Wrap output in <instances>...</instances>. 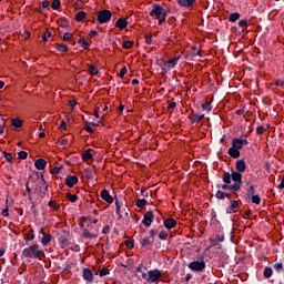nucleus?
<instances>
[{"instance_id": "9b49d317", "label": "nucleus", "mask_w": 284, "mask_h": 284, "mask_svg": "<svg viewBox=\"0 0 284 284\" xmlns=\"http://www.w3.org/2000/svg\"><path fill=\"white\" fill-rule=\"evenodd\" d=\"M235 170H236V171H233L232 173H240V174H242V173L245 172V170H246V163H245V160H244V159L239 160V161L235 162Z\"/></svg>"}, {"instance_id": "a19ab883", "label": "nucleus", "mask_w": 284, "mask_h": 284, "mask_svg": "<svg viewBox=\"0 0 284 284\" xmlns=\"http://www.w3.org/2000/svg\"><path fill=\"white\" fill-rule=\"evenodd\" d=\"M202 109H203V111L212 112L213 106L209 102H203L202 103Z\"/></svg>"}, {"instance_id": "5fc2aeb1", "label": "nucleus", "mask_w": 284, "mask_h": 284, "mask_svg": "<svg viewBox=\"0 0 284 284\" xmlns=\"http://www.w3.org/2000/svg\"><path fill=\"white\" fill-rule=\"evenodd\" d=\"M236 140H239V143L244 145V146H247L250 144L247 139L236 138Z\"/></svg>"}, {"instance_id": "37998d69", "label": "nucleus", "mask_w": 284, "mask_h": 284, "mask_svg": "<svg viewBox=\"0 0 284 284\" xmlns=\"http://www.w3.org/2000/svg\"><path fill=\"white\" fill-rule=\"evenodd\" d=\"M84 131H87L90 134L94 133V130L91 128V123L90 122H84Z\"/></svg>"}, {"instance_id": "69168bd1", "label": "nucleus", "mask_w": 284, "mask_h": 284, "mask_svg": "<svg viewBox=\"0 0 284 284\" xmlns=\"http://www.w3.org/2000/svg\"><path fill=\"white\" fill-rule=\"evenodd\" d=\"M125 246H128L129 248H134V242L133 241H130V240H128V241H125Z\"/></svg>"}, {"instance_id": "39448f33", "label": "nucleus", "mask_w": 284, "mask_h": 284, "mask_svg": "<svg viewBox=\"0 0 284 284\" xmlns=\"http://www.w3.org/2000/svg\"><path fill=\"white\" fill-rule=\"evenodd\" d=\"M150 17H155V19L168 18V12L160 4H153L152 11H150Z\"/></svg>"}, {"instance_id": "a878e982", "label": "nucleus", "mask_w": 284, "mask_h": 284, "mask_svg": "<svg viewBox=\"0 0 284 284\" xmlns=\"http://www.w3.org/2000/svg\"><path fill=\"white\" fill-rule=\"evenodd\" d=\"M58 241L60 242V245L62 246V248L68 247L70 245V241L69 239H67L65 235H60L58 237Z\"/></svg>"}, {"instance_id": "e2e57ef3", "label": "nucleus", "mask_w": 284, "mask_h": 284, "mask_svg": "<svg viewBox=\"0 0 284 284\" xmlns=\"http://www.w3.org/2000/svg\"><path fill=\"white\" fill-rule=\"evenodd\" d=\"M264 132V126L263 125H258V128H256V135H262Z\"/></svg>"}, {"instance_id": "f03ea898", "label": "nucleus", "mask_w": 284, "mask_h": 284, "mask_svg": "<svg viewBox=\"0 0 284 284\" xmlns=\"http://www.w3.org/2000/svg\"><path fill=\"white\" fill-rule=\"evenodd\" d=\"M44 255V251L40 247L38 244H31L27 246L24 250H22V257H26L27 260H40Z\"/></svg>"}, {"instance_id": "c85d7f7f", "label": "nucleus", "mask_w": 284, "mask_h": 284, "mask_svg": "<svg viewBox=\"0 0 284 284\" xmlns=\"http://www.w3.org/2000/svg\"><path fill=\"white\" fill-rule=\"evenodd\" d=\"M140 245L142 247H148L150 245H153V241H151V237H145V239L140 240Z\"/></svg>"}, {"instance_id": "4468645a", "label": "nucleus", "mask_w": 284, "mask_h": 284, "mask_svg": "<svg viewBox=\"0 0 284 284\" xmlns=\"http://www.w3.org/2000/svg\"><path fill=\"white\" fill-rule=\"evenodd\" d=\"M78 182H79V179H78L77 175H68V176L65 178V185H67L68 187H73V186H75V185L78 184Z\"/></svg>"}, {"instance_id": "0eeeda50", "label": "nucleus", "mask_w": 284, "mask_h": 284, "mask_svg": "<svg viewBox=\"0 0 284 284\" xmlns=\"http://www.w3.org/2000/svg\"><path fill=\"white\" fill-rule=\"evenodd\" d=\"M242 205V201H230V206L226 207V214L227 215H233L236 214L239 211V207Z\"/></svg>"}, {"instance_id": "bb28decb", "label": "nucleus", "mask_w": 284, "mask_h": 284, "mask_svg": "<svg viewBox=\"0 0 284 284\" xmlns=\"http://www.w3.org/2000/svg\"><path fill=\"white\" fill-rule=\"evenodd\" d=\"M243 144L239 142V139L235 138L232 140V146L230 148L231 150H242L243 149Z\"/></svg>"}, {"instance_id": "72a5a7b5", "label": "nucleus", "mask_w": 284, "mask_h": 284, "mask_svg": "<svg viewBox=\"0 0 284 284\" xmlns=\"http://www.w3.org/2000/svg\"><path fill=\"white\" fill-rule=\"evenodd\" d=\"M55 50H58L59 52L65 53V52H69V47L62 43L60 44L58 43L55 44Z\"/></svg>"}, {"instance_id": "864d4df0", "label": "nucleus", "mask_w": 284, "mask_h": 284, "mask_svg": "<svg viewBox=\"0 0 284 284\" xmlns=\"http://www.w3.org/2000/svg\"><path fill=\"white\" fill-rule=\"evenodd\" d=\"M52 37V32L47 30V33L42 34V41L48 42V38Z\"/></svg>"}, {"instance_id": "473e14b6", "label": "nucleus", "mask_w": 284, "mask_h": 284, "mask_svg": "<svg viewBox=\"0 0 284 284\" xmlns=\"http://www.w3.org/2000/svg\"><path fill=\"white\" fill-rule=\"evenodd\" d=\"M146 204H148V201L145 199H140V200H136L135 202L136 207L141 210H143L144 206H146Z\"/></svg>"}, {"instance_id": "603ef678", "label": "nucleus", "mask_w": 284, "mask_h": 284, "mask_svg": "<svg viewBox=\"0 0 284 284\" xmlns=\"http://www.w3.org/2000/svg\"><path fill=\"white\" fill-rule=\"evenodd\" d=\"M2 156H4L6 161H8L9 163L12 162V154L11 153L2 152Z\"/></svg>"}, {"instance_id": "8fccbe9b", "label": "nucleus", "mask_w": 284, "mask_h": 284, "mask_svg": "<svg viewBox=\"0 0 284 284\" xmlns=\"http://www.w3.org/2000/svg\"><path fill=\"white\" fill-rule=\"evenodd\" d=\"M84 173H85L88 180L93 179V171H91L90 169H84Z\"/></svg>"}, {"instance_id": "a211bd4d", "label": "nucleus", "mask_w": 284, "mask_h": 284, "mask_svg": "<svg viewBox=\"0 0 284 284\" xmlns=\"http://www.w3.org/2000/svg\"><path fill=\"white\" fill-rule=\"evenodd\" d=\"M178 222L175 219H165L164 220V227L168 230H172L176 226Z\"/></svg>"}, {"instance_id": "c756f323", "label": "nucleus", "mask_w": 284, "mask_h": 284, "mask_svg": "<svg viewBox=\"0 0 284 284\" xmlns=\"http://www.w3.org/2000/svg\"><path fill=\"white\" fill-rule=\"evenodd\" d=\"M251 196H255V186L254 185H248V189H246V199H250Z\"/></svg>"}, {"instance_id": "f704fd0d", "label": "nucleus", "mask_w": 284, "mask_h": 284, "mask_svg": "<svg viewBox=\"0 0 284 284\" xmlns=\"http://www.w3.org/2000/svg\"><path fill=\"white\" fill-rule=\"evenodd\" d=\"M88 73H90L92 77H94V75L99 74V70H98V68H95V65L91 64L88 67Z\"/></svg>"}, {"instance_id": "7c9ffc66", "label": "nucleus", "mask_w": 284, "mask_h": 284, "mask_svg": "<svg viewBox=\"0 0 284 284\" xmlns=\"http://www.w3.org/2000/svg\"><path fill=\"white\" fill-rule=\"evenodd\" d=\"M33 239H36V234H33V230H30L24 236L26 245H28L29 242L33 241Z\"/></svg>"}, {"instance_id": "de8ad7c7", "label": "nucleus", "mask_w": 284, "mask_h": 284, "mask_svg": "<svg viewBox=\"0 0 284 284\" xmlns=\"http://www.w3.org/2000/svg\"><path fill=\"white\" fill-rule=\"evenodd\" d=\"M18 159L24 161L26 159H28V152L20 151V153H18Z\"/></svg>"}, {"instance_id": "f8f14e48", "label": "nucleus", "mask_w": 284, "mask_h": 284, "mask_svg": "<svg viewBox=\"0 0 284 284\" xmlns=\"http://www.w3.org/2000/svg\"><path fill=\"white\" fill-rule=\"evenodd\" d=\"M100 197H102V200L109 204L114 203V199L110 195V191L106 189L100 191Z\"/></svg>"}, {"instance_id": "ddd939ff", "label": "nucleus", "mask_w": 284, "mask_h": 284, "mask_svg": "<svg viewBox=\"0 0 284 284\" xmlns=\"http://www.w3.org/2000/svg\"><path fill=\"white\" fill-rule=\"evenodd\" d=\"M179 60L180 57H176L172 60L166 61L165 64L162 67V71H169L170 69L175 68Z\"/></svg>"}, {"instance_id": "49530a36", "label": "nucleus", "mask_w": 284, "mask_h": 284, "mask_svg": "<svg viewBox=\"0 0 284 284\" xmlns=\"http://www.w3.org/2000/svg\"><path fill=\"white\" fill-rule=\"evenodd\" d=\"M106 275H110V270L109 268L100 270V273H99L100 277H105Z\"/></svg>"}, {"instance_id": "6e6d98bb", "label": "nucleus", "mask_w": 284, "mask_h": 284, "mask_svg": "<svg viewBox=\"0 0 284 284\" xmlns=\"http://www.w3.org/2000/svg\"><path fill=\"white\" fill-rule=\"evenodd\" d=\"M73 39V34L67 32L63 34V41H71Z\"/></svg>"}, {"instance_id": "6e6552de", "label": "nucleus", "mask_w": 284, "mask_h": 284, "mask_svg": "<svg viewBox=\"0 0 284 284\" xmlns=\"http://www.w3.org/2000/svg\"><path fill=\"white\" fill-rule=\"evenodd\" d=\"M155 219L154 214L152 211H148L144 213L143 217H142V224L145 227H151V224L153 223V220Z\"/></svg>"}, {"instance_id": "9d476101", "label": "nucleus", "mask_w": 284, "mask_h": 284, "mask_svg": "<svg viewBox=\"0 0 284 284\" xmlns=\"http://www.w3.org/2000/svg\"><path fill=\"white\" fill-rule=\"evenodd\" d=\"M41 179H42V182L39 189V196L44 199L45 194H48L49 186H48V182L44 180V175L41 174Z\"/></svg>"}, {"instance_id": "1a4fd4ad", "label": "nucleus", "mask_w": 284, "mask_h": 284, "mask_svg": "<svg viewBox=\"0 0 284 284\" xmlns=\"http://www.w3.org/2000/svg\"><path fill=\"white\" fill-rule=\"evenodd\" d=\"M80 230H82V239H89V240L98 239V234L90 233V231H88V229L83 223H80Z\"/></svg>"}, {"instance_id": "79ce46f5", "label": "nucleus", "mask_w": 284, "mask_h": 284, "mask_svg": "<svg viewBox=\"0 0 284 284\" xmlns=\"http://www.w3.org/2000/svg\"><path fill=\"white\" fill-rule=\"evenodd\" d=\"M67 199H68V201H70L71 203H77L78 200H79L78 195H72V194H70V193H67Z\"/></svg>"}, {"instance_id": "5701e85b", "label": "nucleus", "mask_w": 284, "mask_h": 284, "mask_svg": "<svg viewBox=\"0 0 284 284\" xmlns=\"http://www.w3.org/2000/svg\"><path fill=\"white\" fill-rule=\"evenodd\" d=\"M115 27L119 28L120 30L126 29L128 27L126 19L120 18L119 20H116Z\"/></svg>"}, {"instance_id": "c9c22d12", "label": "nucleus", "mask_w": 284, "mask_h": 284, "mask_svg": "<svg viewBox=\"0 0 284 284\" xmlns=\"http://www.w3.org/2000/svg\"><path fill=\"white\" fill-rule=\"evenodd\" d=\"M12 126L19 129V128L23 126V121H21L18 118H14V119H12Z\"/></svg>"}, {"instance_id": "a18cd8bd", "label": "nucleus", "mask_w": 284, "mask_h": 284, "mask_svg": "<svg viewBox=\"0 0 284 284\" xmlns=\"http://www.w3.org/2000/svg\"><path fill=\"white\" fill-rule=\"evenodd\" d=\"M133 45H134V42L125 41V42L122 44V48H123L124 50H130Z\"/></svg>"}, {"instance_id": "4c0bfd02", "label": "nucleus", "mask_w": 284, "mask_h": 284, "mask_svg": "<svg viewBox=\"0 0 284 284\" xmlns=\"http://www.w3.org/2000/svg\"><path fill=\"white\" fill-rule=\"evenodd\" d=\"M246 200H251L252 203L255 205H260V203L262 202L258 195H251V197H246Z\"/></svg>"}, {"instance_id": "f3484780", "label": "nucleus", "mask_w": 284, "mask_h": 284, "mask_svg": "<svg viewBox=\"0 0 284 284\" xmlns=\"http://www.w3.org/2000/svg\"><path fill=\"white\" fill-rule=\"evenodd\" d=\"M47 166H48L47 160L37 159V161H34V168H37V170L39 171L45 170Z\"/></svg>"}, {"instance_id": "3c124183", "label": "nucleus", "mask_w": 284, "mask_h": 284, "mask_svg": "<svg viewBox=\"0 0 284 284\" xmlns=\"http://www.w3.org/2000/svg\"><path fill=\"white\" fill-rule=\"evenodd\" d=\"M145 44H152V33H145Z\"/></svg>"}, {"instance_id": "bf43d9fd", "label": "nucleus", "mask_w": 284, "mask_h": 284, "mask_svg": "<svg viewBox=\"0 0 284 284\" xmlns=\"http://www.w3.org/2000/svg\"><path fill=\"white\" fill-rule=\"evenodd\" d=\"M191 55L199 57V50L196 47L191 48Z\"/></svg>"}, {"instance_id": "20e7f679", "label": "nucleus", "mask_w": 284, "mask_h": 284, "mask_svg": "<svg viewBox=\"0 0 284 284\" xmlns=\"http://www.w3.org/2000/svg\"><path fill=\"white\" fill-rule=\"evenodd\" d=\"M112 12L110 10H102L97 12V22L100 24H105L111 21Z\"/></svg>"}, {"instance_id": "393cba45", "label": "nucleus", "mask_w": 284, "mask_h": 284, "mask_svg": "<svg viewBox=\"0 0 284 284\" xmlns=\"http://www.w3.org/2000/svg\"><path fill=\"white\" fill-rule=\"evenodd\" d=\"M272 275H274V270H272L271 266L264 267V271H263L264 278L270 280Z\"/></svg>"}, {"instance_id": "09e8293b", "label": "nucleus", "mask_w": 284, "mask_h": 284, "mask_svg": "<svg viewBox=\"0 0 284 284\" xmlns=\"http://www.w3.org/2000/svg\"><path fill=\"white\" fill-rule=\"evenodd\" d=\"M49 207L53 209L54 211L60 209L59 204H57L54 201H49Z\"/></svg>"}, {"instance_id": "c03bdc74", "label": "nucleus", "mask_w": 284, "mask_h": 284, "mask_svg": "<svg viewBox=\"0 0 284 284\" xmlns=\"http://www.w3.org/2000/svg\"><path fill=\"white\" fill-rule=\"evenodd\" d=\"M61 7V1L60 0H54L51 2V9L58 10Z\"/></svg>"}, {"instance_id": "ea45409f", "label": "nucleus", "mask_w": 284, "mask_h": 284, "mask_svg": "<svg viewBox=\"0 0 284 284\" xmlns=\"http://www.w3.org/2000/svg\"><path fill=\"white\" fill-rule=\"evenodd\" d=\"M121 209L122 206L120 205V202L115 201V214L119 215V219H122Z\"/></svg>"}, {"instance_id": "6ab92c4d", "label": "nucleus", "mask_w": 284, "mask_h": 284, "mask_svg": "<svg viewBox=\"0 0 284 284\" xmlns=\"http://www.w3.org/2000/svg\"><path fill=\"white\" fill-rule=\"evenodd\" d=\"M91 152H93V150H91V149L84 150V152L82 153V161L83 162L87 163L88 161L93 160V154H91Z\"/></svg>"}, {"instance_id": "774afa93", "label": "nucleus", "mask_w": 284, "mask_h": 284, "mask_svg": "<svg viewBox=\"0 0 284 284\" xmlns=\"http://www.w3.org/2000/svg\"><path fill=\"white\" fill-rule=\"evenodd\" d=\"M110 230H111L110 225H104V227H103V230H102V233H103L104 235H106V234L110 233Z\"/></svg>"}, {"instance_id": "423d86ee", "label": "nucleus", "mask_w": 284, "mask_h": 284, "mask_svg": "<svg viewBox=\"0 0 284 284\" xmlns=\"http://www.w3.org/2000/svg\"><path fill=\"white\" fill-rule=\"evenodd\" d=\"M189 268L193 272H203L206 268L205 261H193L189 264Z\"/></svg>"}, {"instance_id": "0e129e2a", "label": "nucleus", "mask_w": 284, "mask_h": 284, "mask_svg": "<svg viewBox=\"0 0 284 284\" xmlns=\"http://www.w3.org/2000/svg\"><path fill=\"white\" fill-rule=\"evenodd\" d=\"M215 197L217 200H223V191L219 190L217 192H215Z\"/></svg>"}, {"instance_id": "f257e3e1", "label": "nucleus", "mask_w": 284, "mask_h": 284, "mask_svg": "<svg viewBox=\"0 0 284 284\" xmlns=\"http://www.w3.org/2000/svg\"><path fill=\"white\" fill-rule=\"evenodd\" d=\"M243 174L239 172H224L222 176L223 185H217L222 191H231L235 197H239L237 191H241L243 184Z\"/></svg>"}, {"instance_id": "4be33fe9", "label": "nucleus", "mask_w": 284, "mask_h": 284, "mask_svg": "<svg viewBox=\"0 0 284 284\" xmlns=\"http://www.w3.org/2000/svg\"><path fill=\"white\" fill-rule=\"evenodd\" d=\"M196 0H178L179 6L182 8H191Z\"/></svg>"}, {"instance_id": "7ed1b4c3", "label": "nucleus", "mask_w": 284, "mask_h": 284, "mask_svg": "<svg viewBox=\"0 0 284 284\" xmlns=\"http://www.w3.org/2000/svg\"><path fill=\"white\" fill-rule=\"evenodd\" d=\"M142 280L148 282V284H155L156 281L161 278V271L160 270H150L148 273L141 274Z\"/></svg>"}, {"instance_id": "aec40b11", "label": "nucleus", "mask_w": 284, "mask_h": 284, "mask_svg": "<svg viewBox=\"0 0 284 284\" xmlns=\"http://www.w3.org/2000/svg\"><path fill=\"white\" fill-rule=\"evenodd\" d=\"M227 155H230L231 159H240L241 158V150L230 149V150H227Z\"/></svg>"}, {"instance_id": "cd10ccee", "label": "nucleus", "mask_w": 284, "mask_h": 284, "mask_svg": "<svg viewBox=\"0 0 284 284\" xmlns=\"http://www.w3.org/2000/svg\"><path fill=\"white\" fill-rule=\"evenodd\" d=\"M240 19H241V13L234 12L230 14V18H227V21H230L231 23H235Z\"/></svg>"}, {"instance_id": "e433bc0d", "label": "nucleus", "mask_w": 284, "mask_h": 284, "mask_svg": "<svg viewBox=\"0 0 284 284\" xmlns=\"http://www.w3.org/2000/svg\"><path fill=\"white\" fill-rule=\"evenodd\" d=\"M283 263L281 262H276L275 264H273V270H275V272L277 274H280L281 272H283Z\"/></svg>"}, {"instance_id": "b1692460", "label": "nucleus", "mask_w": 284, "mask_h": 284, "mask_svg": "<svg viewBox=\"0 0 284 284\" xmlns=\"http://www.w3.org/2000/svg\"><path fill=\"white\" fill-rule=\"evenodd\" d=\"M205 118V114L197 115L196 113L193 114V116H189L191 123H199L202 122V120Z\"/></svg>"}, {"instance_id": "58836bf2", "label": "nucleus", "mask_w": 284, "mask_h": 284, "mask_svg": "<svg viewBox=\"0 0 284 284\" xmlns=\"http://www.w3.org/2000/svg\"><path fill=\"white\" fill-rule=\"evenodd\" d=\"M78 43L80 44V48H83L84 50H89L90 44L87 43L85 39L80 38L78 40Z\"/></svg>"}, {"instance_id": "338daca9", "label": "nucleus", "mask_w": 284, "mask_h": 284, "mask_svg": "<svg viewBox=\"0 0 284 284\" xmlns=\"http://www.w3.org/2000/svg\"><path fill=\"white\" fill-rule=\"evenodd\" d=\"M239 26H240V28H245L247 26V20L246 19L240 20Z\"/></svg>"}, {"instance_id": "4d7b16f0", "label": "nucleus", "mask_w": 284, "mask_h": 284, "mask_svg": "<svg viewBox=\"0 0 284 284\" xmlns=\"http://www.w3.org/2000/svg\"><path fill=\"white\" fill-rule=\"evenodd\" d=\"M2 217H9V206L7 205L4 210L1 212Z\"/></svg>"}, {"instance_id": "13d9d810", "label": "nucleus", "mask_w": 284, "mask_h": 284, "mask_svg": "<svg viewBox=\"0 0 284 284\" xmlns=\"http://www.w3.org/2000/svg\"><path fill=\"white\" fill-rule=\"evenodd\" d=\"M166 109L174 110L176 108V102H166Z\"/></svg>"}, {"instance_id": "052dcab7", "label": "nucleus", "mask_w": 284, "mask_h": 284, "mask_svg": "<svg viewBox=\"0 0 284 284\" xmlns=\"http://www.w3.org/2000/svg\"><path fill=\"white\" fill-rule=\"evenodd\" d=\"M126 73H128V69H126V67H123V69H121L120 74H119L120 79H123L124 74H126Z\"/></svg>"}, {"instance_id": "2eb2a0df", "label": "nucleus", "mask_w": 284, "mask_h": 284, "mask_svg": "<svg viewBox=\"0 0 284 284\" xmlns=\"http://www.w3.org/2000/svg\"><path fill=\"white\" fill-rule=\"evenodd\" d=\"M39 234L42 235L41 244H42V245H49V243L52 241V235L45 234V233H44V229H42V227H41V230L39 231Z\"/></svg>"}, {"instance_id": "680f3d73", "label": "nucleus", "mask_w": 284, "mask_h": 284, "mask_svg": "<svg viewBox=\"0 0 284 284\" xmlns=\"http://www.w3.org/2000/svg\"><path fill=\"white\" fill-rule=\"evenodd\" d=\"M168 236H169V234H168L165 231H161V233H160V235H159V237H160L162 241L166 240Z\"/></svg>"}, {"instance_id": "2f4dec72", "label": "nucleus", "mask_w": 284, "mask_h": 284, "mask_svg": "<svg viewBox=\"0 0 284 284\" xmlns=\"http://www.w3.org/2000/svg\"><path fill=\"white\" fill-rule=\"evenodd\" d=\"M85 11H79L78 13H75L74 20L78 22H82L85 19Z\"/></svg>"}, {"instance_id": "dca6fc26", "label": "nucleus", "mask_w": 284, "mask_h": 284, "mask_svg": "<svg viewBox=\"0 0 284 284\" xmlns=\"http://www.w3.org/2000/svg\"><path fill=\"white\" fill-rule=\"evenodd\" d=\"M83 280L87 281L88 283H92L94 275H93V271H91L90 268H83Z\"/></svg>"}, {"instance_id": "412c9836", "label": "nucleus", "mask_w": 284, "mask_h": 284, "mask_svg": "<svg viewBox=\"0 0 284 284\" xmlns=\"http://www.w3.org/2000/svg\"><path fill=\"white\" fill-rule=\"evenodd\" d=\"M224 241H225V236H223V235H217L213 239H210L211 246H216L219 243L224 242Z\"/></svg>"}]
</instances>
